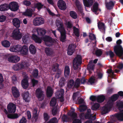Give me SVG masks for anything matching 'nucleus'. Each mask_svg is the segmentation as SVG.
I'll list each match as a JSON object with an SVG mask.
<instances>
[{"mask_svg":"<svg viewBox=\"0 0 123 123\" xmlns=\"http://www.w3.org/2000/svg\"><path fill=\"white\" fill-rule=\"evenodd\" d=\"M99 104L97 103H95L92 105V106L91 109L93 110H97L99 107Z\"/></svg>","mask_w":123,"mask_h":123,"instance_id":"obj_48","label":"nucleus"},{"mask_svg":"<svg viewBox=\"0 0 123 123\" xmlns=\"http://www.w3.org/2000/svg\"><path fill=\"white\" fill-rule=\"evenodd\" d=\"M98 26L100 31H102L105 30V24L104 23L99 22L98 23Z\"/></svg>","mask_w":123,"mask_h":123,"instance_id":"obj_39","label":"nucleus"},{"mask_svg":"<svg viewBox=\"0 0 123 123\" xmlns=\"http://www.w3.org/2000/svg\"><path fill=\"white\" fill-rule=\"evenodd\" d=\"M43 40L45 42V44L48 46H51L54 42V40L48 36H45L43 37Z\"/></svg>","mask_w":123,"mask_h":123,"instance_id":"obj_5","label":"nucleus"},{"mask_svg":"<svg viewBox=\"0 0 123 123\" xmlns=\"http://www.w3.org/2000/svg\"><path fill=\"white\" fill-rule=\"evenodd\" d=\"M8 8V5L7 4H2L0 5V11H3L7 10Z\"/></svg>","mask_w":123,"mask_h":123,"instance_id":"obj_36","label":"nucleus"},{"mask_svg":"<svg viewBox=\"0 0 123 123\" xmlns=\"http://www.w3.org/2000/svg\"><path fill=\"white\" fill-rule=\"evenodd\" d=\"M102 107L101 110V113L102 115L105 114L110 111L112 106L108 104Z\"/></svg>","mask_w":123,"mask_h":123,"instance_id":"obj_13","label":"nucleus"},{"mask_svg":"<svg viewBox=\"0 0 123 123\" xmlns=\"http://www.w3.org/2000/svg\"><path fill=\"white\" fill-rule=\"evenodd\" d=\"M54 93V89L50 86H47L46 91V94L48 98L52 97Z\"/></svg>","mask_w":123,"mask_h":123,"instance_id":"obj_20","label":"nucleus"},{"mask_svg":"<svg viewBox=\"0 0 123 123\" xmlns=\"http://www.w3.org/2000/svg\"><path fill=\"white\" fill-rule=\"evenodd\" d=\"M56 72L57 73L56 74L55 77L56 78L58 79L60 76L62 72L61 70L59 69L56 70Z\"/></svg>","mask_w":123,"mask_h":123,"instance_id":"obj_60","label":"nucleus"},{"mask_svg":"<svg viewBox=\"0 0 123 123\" xmlns=\"http://www.w3.org/2000/svg\"><path fill=\"white\" fill-rule=\"evenodd\" d=\"M44 119L45 121H47L49 119V117L48 114L46 113H44L43 114Z\"/></svg>","mask_w":123,"mask_h":123,"instance_id":"obj_63","label":"nucleus"},{"mask_svg":"<svg viewBox=\"0 0 123 123\" xmlns=\"http://www.w3.org/2000/svg\"><path fill=\"white\" fill-rule=\"evenodd\" d=\"M19 116L16 113L13 114H9L7 115V117L8 118L12 119H16L18 118Z\"/></svg>","mask_w":123,"mask_h":123,"instance_id":"obj_41","label":"nucleus"},{"mask_svg":"<svg viewBox=\"0 0 123 123\" xmlns=\"http://www.w3.org/2000/svg\"><path fill=\"white\" fill-rule=\"evenodd\" d=\"M82 62L81 56L78 55L75 58L73 61V68L74 70H77L79 66L80 65Z\"/></svg>","mask_w":123,"mask_h":123,"instance_id":"obj_2","label":"nucleus"},{"mask_svg":"<svg viewBox=\"0 0 123 123\" xmlns=\"http://www.w3.org/2000/svg\"><path fill=\"white\" fill-rule=\"evenodd\" d=\"M74 33L76 37H78L80 36V32L78 29L76 28L75 27H73Z\"/></svg>","mask_w":123,"mask_h":123,"instance_id":"obj_46","label":"nucleus"},{"mask_svg":"<svg viewBox=\"0 0 123 123\" xmlns=\"http://www.w3.org/2000/svg\"><path fill=\"white\" fill-rule=\"evenodd\" d=\"M57 6L61 10H64L66 8V5L65 2L62 0H59L57 2Z\"/></svg>","mask_w":123,"mask_h":123,"instance_id":"obj_16","label":"nucleus"},{"mask_svg":"<svg viewBox=\"0 0 123 123\" xmlns=\"http://www.w3.org/2000/svg\"><path fill=\"white\" fill-rule=\"evenodd\" d=\"M37 110L35 108L33 111V116L32 119L34 121L36 122L37 121L38 118V114L37 113Z\"/></svg>","mask_w":123,"mask_h":123,"instance_id":"obj_32","label":"nucleus"},{"mask_svg":"<svg viewBox=\"0 0 123 123\" xmlns=\"http://www.w3.org/2000/svg\"><path fill=\"white\" fill-rule=\"evenodd\" d=\"M35 7L38 10H40L43 7H45V6L43 4H42L41 2H38L36 3L35 5Z\"/></svg>","mask_w":123,"mask_h":123,"instance_id":"obj_42","label":"nucleus"},{"mask_svg":"<svg viewBox=\"0 0 123 123\" xmlns=\"http://www.w3.org/2000/svg\"><path fill=\"white\" fill-rule=\"evenodd\" d=\"M32 38L36 43H41L42 40H43V38H41L38 37L37 35L35 34L32 35Z\"/></svg>","mask_w":123,"mask_h":123,"instance_id":"obj_30","label":"nucleus"},{"mask_svg":"<svg viewBox=\"0 0 123 123\" xmlns=\"http://www.w3.org/2000/svg\"><path fill=\"white\" fill-rule=\"evenodd\" d=\"M56 99L55 98H53L50 102V105L51 106H53L56 105Z\"/></svg>","mask_w":123,"mask_h":123,"instance_id":"obj_54","label":"nucleus"},{"mask_svg":"<svg viewBox=\"0 0 123 123\" xmlns=\"http://www.w3.org/2000/svg\"><path fill=\"white\" fill-rule=\"evenodd\" d=\"M19 5L16 2L12 1L8 5L9 8L12 11H17L19 9Z\"/></svg>","mask_w":123,"mask_h":123,"instance_id":"obj_10","label":"nucleus"},{"mask_svg":"<svg viewBox=\"0 0 123 123\" xmlns=\"http://www.w3.org/2000/svg\"><path fill=\"white\" fill-rule=\"evenodd\" d=\"M36 97L40 101L43 100L45 97V94L44 92L40 88L37 89L36 91Z\"/></svg>","mask_w":123,"mask_h":123,"instance_id":"obj_4","label":"nucleus"},{"mask_svg":"<svg viewBox=\"0 0 123 123\" xmlns=\"http://www.w3.org/2000/svg\"><path fill=\"white\" fill-rule=\"evenodd\" d=\"M20 60V58L18 56L13 55L8 58V60L10 62L16 63L18 62Z\"/></svg>","mask_w":123,"mask_h":123,"instance_id":"obj_14","label":"nucleus"},{"mask_svg":"<svg viewBox=\"0 0 123 123\" xmlns=\"http://www.w3.org/2000/svg\"><path fill=\"white\" fill-rule=\"evenodd\" d=\"M94 0H83V3L84 6L86 7H90L93 4Z\"/></svg>","mask_w":123,"mask_h":123,"instance_id":"obj_25","label":"nucleus"},{"mask_svg":"<svg viewBox=\"0 0 123 123\" xmlns=\"http://www.w3.org/2000/svg\"><path fill=\"white\" fill-rule=\"evenodd\" d=\"M105 98V97L104 95H99L97 97V100L98 102L101 103L104 101Z\"/></svg>","mask_w":123,"mask_h":123,"instance_id":"obj_38","label":"nucleus"},{"mask_svg":"<svg viewBox=\"0 0 123 123\" xmlns=\"http://www.w3.org/2000/svg\"><path fill=\"white\" fill-rule=\"evenodd\" d=\"M59 65L57 63H56L53 65L52 67V69L54 72H56L58 69Z\"/></svg>","mask_w":123,"mask_h":123,"instance_id":"obj_56","label":"nucleus"},{"mask_svg":"<svg viewBox=\"0 0 123 123\" xmlns=\"http://www.w3.org/2000/svg\"><path fill=\"white\" fill-rule=\"evenodd\" d=\"M58 120L56 117H53L51 118L48 122V123H58Z\"/></svg>","mask_w":123,"mask_h":123,"instance_id":"obj_53","label":"nucleus"},{"mask_svg":"<svg viewBox=\"0 0 123 123\" xmlns=\"http://www.w3.org/2000/svg\"><path fill=\"white\" fill-rule=\"evenodd\" d=\"M70 68L68 66H66L65 68L64 74L65 76L69 75L70 74Z\"/></svg>","mask_w":123,"mask_h":123,"instance_id":"obj_45","label":"nucleus"},{"mask_svg":"<svg viewBox=\"0 0 123 123\" xmlns=\"http://www.w3.org/2000/svg\"><path fill=\"white\" fill-rule=\"evenodd\" d=\"M12 92L13 97L17 98L19 96V93L18 89L16 87H12L11 89Z\"/></svg>","mask_w":123,"mask_h":123,"instance_id":"obj_19","label":"nucleus"},{"mask_svg":"<svg viewBox=\"0 0 123 123\" xmlns=\"http://www.w3.org/2000/svg\"><path fill=\"white\" fill-rule=\"evenodd\" d=\"M38 83V81L34 79H32L31 80V83L32 86L34 87L36 85H37Z\"/></svg>","mask_w":123,"mask_h":123,"instance_id":"obj_61","label":"nucleus"},{"mask_svg":"<svg viewBox=\"0 0 123 123\" xmlns=\"http://www.w3.org/2000/svg\"><path fill=\"white\" fill-rule=\"evenodd\" d=\"M1 44L5 48L10 47L11 45L10 42L6 40H4L2 42Z\"/></svg>","mask_w":123,"mask_h":123,"instance_id":"obj_40","label":"nucleus"},{"mask_svg":"<svg viewBox=\"0 0 123 123\" xmlns=\"http://www.w3.org/2000/svg\"><path fill=\"white\" fill-rule=\"evenodd\" d=\"M62 120L64 122H67L69 121V119L67 116L66 115H64L62 118Z\"/></svg>","mask_w":123,"mask_h":123,"instance_id":"obj_62","label":"nucleus"},{"mask_svg":"<svg viewBox=\"0 0 123 123\" xmlns=\"http://www.w3.org/2000/svg\"><path fill=\"white\" fill-rule=\"evenodd\" d=\"M28 47L26 45H24L22 46L20 52L22 55H26L28 54Z\"/></svg>","mask_w":123,"mask_h":123,"instance_id":"obj_18","label":"nucleus"},{"mask_svg":"<svg viewBox=\"0 0 123 123\" xmlns=\"http://www.w3.org/2000/svg\"><path fill=\"white\" fill-rule=\"evenodd\" d=\"M95 53L97 56L99 57L102 55V52L100 49H98L96 50Z\"/></svg>","mask_w":123,"mask_h":123,"instance_id":"obj_59","label":"nucleus"},{"mask_svg":"<svg viewBox=\"0 0 123 123\" xmlns=\"http://www.w3.org/2000/svg\"><path fill=\"white\" fill-rule=\"evenodd\" d=\"M89 39L91 40H93L96 39V37L94 34L92 33H90L89 35Z\"/></svg>","mask_w":123,"mask_h":123,"instance_id":"obj_64","label":"nucleus"},{"mask_svg":"<svg viewBox=\"0 0 123 123\" xmlns=\"http://www.w3.org/2000/svg\"><path fill=\"white\" fill-rule=\"evenodd\" d=\"M94 66L95 65L92 63V61H90L89 62L87 69L88 70L89 74H91L92 71H93Z\"/></svg>","mask_w":123,"mask_h":123,"instance_id":"obj_26","label":"nucleus"},{"mask_svg":"<svg viewBox=\"0 0 123 123\" xmlns=\"http://www.w3.org/2000/svg\"><path fill=\"white\" fill-rule=\"evenodd\" d=\"M64 90L63 89H61L60 90L57 91L55 93V96L57 98L60 99V102H62L64 101L63 94Z\"/></svg>","mask_w":123,"mask_h":123,"instance_id":"obj_9","label":"nucleus"},{"mask_svg":"<svg viewBox=\"0 0 123 123\" xmlns=\"http://www.w3.org/2000/svg\"><path fill=\"white\" fill-rule=\"evenodd\" d=\"M32 75L34 78H37L38 75V69L35 68L33 71Z\"/></svg>","mask_w":123,"mask_h":123,"instance_id":"obj_49","label":"nucleus"},{"mask_svg":"<svg viewBox=\"0 0 123 123\" xmlns=\"http://www.w3.org/2000/svg\"><path fill=\"white\" fill-rule=\"evenodd\" d=\"M95 80V79L94 77H91L88 80H87V83L88 84L90 83L92 85L94 83Z\"/></svg>","mask_w":123,"mask_h":123,"instance_id":"obj_58","label":"nucleus"},{"mask_svg":"<svg viewBox=\"0 0 123 123\" xmlns=\"http://www.w3.org/2000/svg\"><path fill=\"white\" fill-rule=\"evenodd\" d=\"M74 81L73 80H70L68 83L67 86L69 88H72L74 86Z\"/></svg>","mask_w":123,"mask_h":123,"instance_id":"obj_50","label":"nucleus"},{"mask_svg":"<svg viewBox=\"0 0 123 123\" xmlns=\"http://www.w3.org/2000/svg\"><path fill=\"white\" fill-rule=\"evenodd\" d=\"M70 16L73 18L76 19L77 18V13L74 11H71L69 12Z\"/></svg>","mask_w":123,"mask_h":123,"instance_id":"obj_47","label":"nucleus"},{"mask_svg":"<svg viewBox=\"0 0 123 123\" xmlns=\"http://www.w3.org/2000/svg\"><path fill=\"white\" fill-rule=\"evenodd\" d=\"M12 22L13 25L16 28H18L20 27V21L18 18H13Z\"/></svg>","mask_w":123,"mask_h":123,"instance_id":"obj_28","label":"nucleus"},{"mask_svg":"<svg viewBox=\"0 0 123 123\" xmlns=\"http://www.w3.org/2000/svg\"><path fill=\"white\" fill-rule=\"evenodd\" d=\"M114 52L118 56H121L123 55V48L121 45H116L114 47Z\"/></svg>","mask_w":123,"mask_h":123,"instance_id":"obj_3","label":"nucleus"},{"mask_svg":"<svg viewBox=\"0 0 123 123\" xmlns=\"http://www.w3.org/2000/svg\"><path fill=\"white\" fill-rule=\"evenodd\" d=\"M29 37L28 36L25 35L23 36L22 38L23 41L25 43H27L29 40Z\"/></svg>","mask_w":123,"mask_h":123,"instance_id":"obj_51","label":"nucleus"},{"mask_svg":"<svg viewBox=\"0 0 123 123\" xmlns=\"http://www.w3.org/2000/svg\"><path fill=\"white\" fill-rule=\"evenodd\" d=\"M29 50L31 53L32 54L34 55L36 52V49L35 46L32 44L29 46Z\"/></svg>","mask_w":123,"mask_h":123,"instance_id":"obj_37","label":"nucleus"},{"mask_svg":"<svg viewBox=\"0 0 123 123\" xmlns=\"http://www.w3.org/2000/svg\"><path fill=\"white\" fill-rule=\"evenodd\" d=\"M119 97V96L117 94H115L111 96L107 102L112 106L114 102L117 100Z\"/></svg>","mask_w":123,"mask_h":123,"instance_id":"obj_15","label":"nucleus"},{"mask_svg":"<svg viewBox=\"0 0 123 123\" xmlns=\"http://www.w3.org/2000/svg\"><path fill=\"white\" fill-rule=\"evenodd\" d=\"M33 12V10L31 9H27L26 11L24 12L23 14L25 16L31 17L32 15Z\"/></svg>","mask_w":123,"mask_h":123,"instance_id":"obj_33","label":"nucleus"},{"mask_svg":"<svg viewBox=\"0 0 123 123\" xmlns=\"http://www.w3.org/2000/svg\"><path fill=\"white\" fill-rule=\"evenodd\" d=\"M75 4L78 12L79 13H82L83 12V9L80 2L77 0L76 1Z\"/></svg>","mask_w":123,"mask_h":123,"instance_id":"obj_29","label":"nucleus"},{"mask_svg":"<svg viewBox=\"0 0 123 123\" xmlns=\"http://www.w3.org/2000/svg\"><path fill=\"white\" fill-rule=\"evenodd\" d=\"M116 106L120 111L115 114L114 117L117 118L118 120L123 121V102L119 101L116 103Z\"/></svg>","mask_w":123,"mask_h":123,"instance_id":"obj_1","label":"nucleus"},{"mask_svg":"<svg viewBox=\"0 0 123 123\" xmlns=\"http://www.w3.org/2000/svg\"><path fill=\"white\" fill-rule=\"evenodd\" d=\"M66 80L65 78H62L59 81V85L60 87H62L64 86L65 84Z\"/></svg>","mask_w":123,"mask_h":123,"instance_id":"obj_43","label":"nucleus"},{"mask_svg":"<svg viewBox=\"0 0 123 123\" xmlns=\"http://www.w3.org/2000/svg\"><path fill=\"white\" fill-rule=\"evenodd\" d=\"M12 36L13 38L17 40H19L22 37V34L18 28L15 29L13 31Z\"/></svg>","mask_w":123,"mask_h":123,"instance_id":"obj_6","label":"nucleus"},{"mask_svg":"<svg viewBox=\"0 0 123 123\" xmlns=\"http://www.w3.org/2000/svg\"><path fill=\"white\" fill-rule=\"evenodd\" d=\"M87 109L86 106L84 105H81L80 106L79 108V110L80 112H83L86 111Z\"/></svg>","mask_w":123,"mask_h":123,"instance_id":"obj_55","label":"nucleus"},{"mask_svg":"<svg viewBox=\"0 0 123 123\" xmlns=\"http://www.w3.org/2000/svg\"><path fill=\"white\" fill-rule=\"evenodd\" d=\"M24 100L26 102H30V97L29 95V93L28 91H27L24 93L23 95Z\"/></svg>","mask_w":123,"mask_h":123,"instance_id":"obj_31","label":"nucleus"},{"mask_svg":"<svg viewBox=\"0 0 123 123\" xmlns=\"http://www.w3.org/2000/svg\"><path fill=\"white\" fill-rule=\"evenodd\" d=\"M29 84L28 80L25 79L22 81V85L23 87L25 89H26L29 86Z\"/></svg>","mask_w":123,"mask_h":123,"instance_id":"obj_34","label":"nucleus"},{"mask_svg":"<svg viewBox=\"0 0 123 123\" xmlns=\"http://www.w3.org/2000/svg\"><path fill=\"white\" fill-rule=\"evenodd\" d=\"M56 23V26L58 27V30L59 31L65 30L63 26V23L61 21L57 20Z\"/></svg>","mask_w":123,"mask_h":123,"instance_id":"obj_21","label":"nucleus"},{"mask_svg":"<svg viewBox=\"0 0 123 123\" xmlns=\"http://www.w3.org/2000/svg\"><path fill=\"white\" fill-rule=\"evenodd\" d=\"M115 2L112 1H110L109 2L106 3V6L108 10H111L113 8V7L115 3Z\"/></svg>","mask_w":123,"mask_h":123,"instance_id":"obj_24","label":"nucleus"},{"mask_svg":"<svg viewBox=\"0 0 123 123\" xmlns=\"http://www.w3.org/2000/svg\"><path fill=\"white\" fill-rule=\"evenodd\" d=\"M107 73L110 74L109 76L113 78L114 75V71H113L112 69L111 68L108 69L107 70Z\"/></svg>","mask_w":123,"mask_h":123,"instance_id":"obj_52","label":"nucleus"},{"mask_svg":"<svg viewBox=\"0 0 123 123\" xmlns=\"http://www.w3.org/2000/svg\"><path fill=\"white\" fill-rule=\"evenodd\" d=\"M44 19L40 17H35L33 21V24L35 26L40 25L44 24Z\"/></svg>","mask_w":123,"mask_h":123,"instance_id":"obj_7","label":"nucleus"},{"mask_svg":"<svg viewBox=\"0 0 123 123\" xmlns=\"http://www.w3.org/2000/svg\"><path fill=\"white\" fill-rule=\"evenodd\" d=\"M86 119H90V120L92 121L95 120L96 119V116H93L92 115L89 114H86L85 116Z\"/></svg>","mask_w":123,"mask_h":123,"instance_id":"obj_44","label":"nucleus"},{"mask_svg":"<svg viewBox=\"0 0 123 123\" xmlns=\"http://www.w3.org/2000/svg\"><path fill=\"white\" fill-rule=\"evenodd\" d=\"M74 110L72 111L69 114L71 117L73 119L76 118L77 117V114L74 112Z\"/></svg>","mask_w":123,"mask_h":123,"instance_id":"obj_57","label":"nucleus"},{"mask_svg":"<svg viewBox=\"0 0 123 123\" xmlns=\"http://www.w3.org/2000/svg\"><path fill=\"white\" fill-rule=\"evenodd\" d=\"M7 109L9 113H13L16 111V106L13 103H10L7 106Z\"/></svg>","mask_w":123,"mask_h":123,"instance_id":"obj_11","label":"nucleus"},{"mask_svg":"<svg viewBox=\"0 0 123 123\" xmlns=\"http://www.w3.org/2000/svg\"><path fill=\"white\" fill-rule=\"evenodd\" d=\"M22 46L18 45L15 46H14L12 48L11 47L10 49V51L13 52H20Z\"/></svg>","mask_w":123,"mask_h":123,"instance_id":"obj_23","label":"nucleus"},{"mask_svg":"<svg viewBox=\"0 0 123 123\" xmlns=\"http://www.w3.org/2000/svg\"><path fill=\"white\" fill-rule=\"evenodd\" d=\"M28 66V64L26 62H24L22 63H18L14 65L13 67V69L14 70H19L21 69L27 67Z\"/></svg>","mask_w":123,"mask_h":123,"instance_id":"obj_8","label":"nucleus"},{"mask_svg":"<svg viewBox=\"0 0 123 123\" xmlns=\"http://www.w3.org/2000/svg\"><path fill=\"white\" fill-rule=\"evenodd\" d=\"M76 47L75 44H71L68 46L67 50V54L68 55H71L74 53L75 49Z\"/></svg>","mask_w":123,"mask_h":123,"instance_id":"obj_12","label":"nucleus"},{"mask_svg":"<svg viewBox=\"0 0 123 123\" xmlns=\"http://www.w3.org/2000/svg\"><path fill=\"white\" fill-rule=\"evenodd\" d=\"M45 53L48 56H52L54 54V51L52 49L49 47H46L44 50Z\"/></svg>","mask_w":123,"mask_h":123,"instance_id":"obj_17","label":"nucleus"},{"mask_svg":"<svg viewBox=\"0 0 123 123\" xmlns=\"http://www.w3.org/2000/svg\"><path fill=\"white\" fill-rule=\"evenodd\" d=\"M37 31L38 35L42 36L45 35L46 33L45 30L43 28H39Z\"/></svg>","mask_w":123,"mask_h":123,"instance_id":"obj_35","label":"nucleus"},{"mask_svg":"<svg viewBox=\"0 0 123 123\" xmlns=\"http://www.w3.org/2000/svg\"><path fill=\"white\" fill-rule=\"evenodd\" d=\"M92 11L94 12L95 14L98 15V13L97 12V11L98 10V4L96 2L94 3L93 4L92 7L91 8Z\"/></svg>","mask_w":123,"mask_h":123,"instance_id":"obj_27","label":"nucleus"},{"mask_svg":"<svg viewBox=\"0 0 123 123\" xmlns=\"http://www.w3.org/2000/svg\"><path fill=\"white\" fill-rule=\"evenodd\" d=\"M59 31L61 33V37L60 40L61 41L63 42L65 41L66 39V36L65 30H64Z\"/></svg>","mask_w":123,"mask_h":123,"instance_id":"obj_22","label":"nucleus"}]
</instances>
